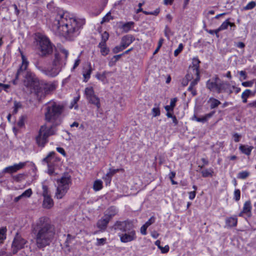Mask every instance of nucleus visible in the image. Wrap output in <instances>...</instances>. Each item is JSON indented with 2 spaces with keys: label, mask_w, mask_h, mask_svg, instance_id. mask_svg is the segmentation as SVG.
Segmentation results:
<instances>
[{
  "label": "nucleus",
  "mask_w": 256,
  "mask_h": 256,
  "mask_svg": "<svg viewBox=\"0 0 256 256\" xmlns=\"http://www.w3.org/2000/svg\"><path fill=\"white\" fill-rule=\"evenodd\" d=\"M116 208L114 206H111L108 209L107 213L105 214V215L111 220L112 218L116 214Z\"/></svg>",
  "instance_id": "31"
},
{
  "label": "nucleus",
  "mask_w": 256,
  "mask_h": 256,
  "mask_svg": "<svg viewBox=\"0 0 256 256\" xmlns=\"http://www.w3.org/2000/svg\"><path fill=\"white\" fill-rule=\"evenodd\" d=\"M42 196L44 197H46L50 196L48 194V188L46 186H42Z\"/></svg>",
  "instance_id": "55"
},
{
  "label": "nucleus",
  "mask_w": 256,
  "mask_h": 256,
  "mask_svg": "<svg viewBox=\"0 0 256 256\" xmlns=\"http://www.w3.org/2000/svg\"><path fill=\"white\" fill-rule=\"evenodd\" d=\"M238 223V218L236 216L227 218L226 219V226L228 227L236 226Z\"/></svg>",
  "instance_id": "22"
},
{
  "label": "nucleus",
  "mask_w": 256,
  "mask_h": 256,
  "mask_svg": "<svg viewBox=\"0 0 256 256\" xmlns=\"http://www.w3.org/2000/svg\"><path fill=\"white\" fill-rule=\"evenodd\" d=\"M159 104H154L156 107L154 108L152 110V114L153 117H156L159 116L160 114V110L159 108Z\"/></svg>",
  "instance_id": "35"
},
{
  "label": "nucleus",
  "mask_w": 256,
  "mask_h": 256,
  "mask_svg": "<svg viewBox=\"0 0 256 256\" xmlns=\"http://www.w3.org/2000/svg\"><path fill=\"white\" fill-rule=\"evenodd\" d=\"M233 137L234 138V141L236 142H238L240 141L241 136L238 133H235L233 134Z\"/></svg>",
  "instance_id": "59"
},
{
  "label": "nucleus",
  "mask_w": 256,
  "mask_h": 256,
  "mask_svg": "<svg viewBox=\"0 0 256 256\" xmlns=\"http://www.w3.org/2000/svg\"><path fill=\"white\" fill-rule=\"evenodd\" d=\"M21 54V56H22V63L20 67V68L18 69L16 74V78H18V77L20 75L23 74V73L26 70L28 66L29 62L27 59V58L24 56V54L22 53V52H20Z\"/></svg>",
  "instance_id": "13"
},
{
  "label": "nucleus",
  "mask_w": 256,
  "mask_h": 256,
  "mask_svg": "<svg viewBox=\"0 0 256 256\" xmlns=\"http://www.w3.org/2000/svg\"><path fill=\"white\" fill-rule=\"evenodd\" d=\"M184 46L182 44H180L178 45V48L174 52V56H176L178 54L182 51Z\"/></svg>",
  "instance_id": "51"
},
{
  "label": "nucleus",
  "mask_w": 256,
  "mask_h": 256,
  "mask_svg": "<svg viewBox=\"0 0 256 256\" xmlns=\"http://www.w3.org/2000/svg\"><path fill=\"white\" fill-rule=\"evenodd\" d=\"M26 243V240L17 234L12 244V253L15 254L18 250L24 248Z\"/></svg>",
  "instance_id": "12"
},
{
  "label": "nucleus",
  "mask_w": 256,
  "mask_h": 256,
  "mask_svg": "<svg viewBox=\"0 0 256 256\" xmlns=\"http://www.w3.org/2000/svg\"><path fill=\"white\" fill-rule=\"evenodd\" d=\"M106 241V238H96V245L97 246H100L104 245Z\"/></svg>",
  "instance_id": "49"
},
{
  "label": "nucleus",
  "mask_w": 256,
  "mask_h": 256,
  "mask_svg": "<svg viewBox=\"0 0 256 256\" xmlns=\"http://www.w3.org/2000/svg\"><path fill=\"white\" fill-rule=\"evenodd\" d=\"M34 64L35 66L36 67V68L39 70L41 72H43L44 70V69L45 68V67H44V66H42L40 62L38 61V60H37L34 63Z\"/></svg>",
  "instance_id": "42"
},
{
  "label": "nucleus",
  "mask_w": 256,
  "mask_h": 256,
  "mask_svg": "<svg viewBox=\"0 0 256 256\" xmlns=\"http://www.w3.org/2000/svg\"><path fill=\"white\" fill-rule=\"evenodd\" d=\"M64 106L57 102H48L46 104L45 119L47 122H51L53 127L60 124V116L62 112Z\"/></svg>",
  "instance_id": "4"
},
{
  "label": "nucleus",
  "mask_w": 256,
  "mask_h": 256,
  "mask_svg": "<svg viewBox=\"0 0 256 256\" xmlns=\"http://www.w3.org/2000/svg\"><path fill=\"white\" fill-rule=\"evenodd\" d=\"M24 77L23 84L26 90L36 96L40 84L38 78L30 71L26 72Z\"/></svg>",
  "instance_id": "5"
},
{
  "label": "nucleus",
  "mask_w": 256,
  "mask_h": 256,
  "mask_svg": "<svg viewBox=\"0 0 256 256\" xmlns=\"http://www.w3.org/2000/svg\"><path fill=\"white\" fill-rule=\"evenodd\" d=\"M125 48H126L120 43V45L116 46L113 48L112 52L114 54H117L120 52L122 51Z\"/></svg>",
  "instance_id": "39"
},
{
  "label": "nucleus",
  "mask_w": 256,
  "mask_h": 256,
  "mask_svg": "<svg viewBox=\"0 0 256 256\" xmlns=\"http://www.w3.org/2000/svg\"><path fill=\"white\" fill-rule=\"evenodd\" d=\"M253 148L254 147L252 146H248L243 144H240L239 147V149L240 152L247 156H250V154Z\"/></svg>",
  "instance_id": "25"
},
{
  "label": "nucleus",
  "mask_w": 256,
  "mask_h": 256,
  "mask_svg": "<svg viewBox=\"0 0 256 256\" xmlns=\"http://www.w3.org/2000/svg\"><path fill=\"white\" fill-rule=\"evenodd\" d=\"M135 40L134 37L132 34H127L122 38L120 43L126 48H128Z\"/></svg>",
  "instance_id": "15"
},
{
  "label": "nucleus",
  "mask_w": 256,
  "mask_h": 256,
  "mask_svg": "<svg viewBox=\"0 0 256 256\" xmlns=\"http://www.w3.org/2000/svg\"><path fill=\"white\" fill-rule=\"evenodd\" d=\"M159 248L160 249L162 253H166L169 250V246H166L164 247L159 246Z\"/></svg>",
  "instance_id": "63"
},
{
  "label": "nucleus",
  "mask_w": 256,
  "mask_h": 256,
  "mask_svg": "<svg viewBox=\"0 0 256 256\" xmlns=\"http://www.w3.org/2000/svg\"><path fill=\"white\" fill-rule=\"evenodd\" d=\"M254 92L248 89L246 90L242 94V98H248L251 94L253 95Z\"/></svg>",
  "instance_id": "44"
},
{
  "label": "nucleus",
  "mask_w": 256,
  "mask_h": 256,
  "mask_svg": "<svg viewBox=\"0 0 256 256\" xmlns=\"http://www.w3.org/2000/svg\"><path fill=\"white\" fill-rule=\"evenodd\" d=\"M54 152H50L48 154L46 157L43 159V162H46L48 164V172L50 175H52L54 172V168L51 165V164L50 162V159L54 155Z\"/></svg>",
  "instance_id": "16"
},
{
  "label": "nucleus",
  "mask_w": 256,
  "mask_h": 256,
  "mask_svg": "<svg viewBox=\"0 0 256 256\" xmlns=\"http://www.w3.org/2000/svg\"><path fill=\"white\" fill-rule=\"evenodd\" d=\"M229 86V83L224 81H220L218 82L216 92L218 94L224 92Z\"/></svg>",
  "instance_id": "19"
},
{
  "label": "nucleus",
  "mask_w": 256,
  "mask_h": 256,
  "mask_svg": "<svg viewBox=\"0 0 256 256\" xmlns=\"http://www.w3.org/2000/svg\"><path fill=\"white\" fill-rule=\"evenodd\" d=\"M112 228L116 231H120V233L127 232L134 228L132 222L128 220L116 221Z\"/></svg>",
  "instance_id": "10"
},
{
  "label": "nucleus",
  "mask_w": 256,
  "mask_h": 256,
  "mask_svg": "<svg viewBox=\"0 0 256 256\" xmlns=\"http://www.w3.org/2000/svg\"><path fill=\"white\" fill-rule=\"evenodd\" d=\"M247 107L250 108H256V100L249 102L247 104Z\"/></svg>",
  "instance_id": "64"
},
{
  "label": "nucleus",
  "mask_w": 256,
  "mask_h": 256,
  "mask_svg": "<svg viewBox=\"0 0 256 256\" xmlns=\"http://www.w3.org/2000/svg\"><path fill=\"white\" fill-rule=\"evenodd\" d=\"M218 82L208 80L206 82V87L210 91L216 90V92Z\"/></svg>",
  "instance_id": "26"
},
{
  "label": "nucleus",
  "mask_w": 256,
  "mask_h": 256,
  "mask_svg": "<svg viewBox=\"0 0 256 256\" xmlns=\"http://www.w3.org/2000/svg\"><path fill=\"white\" fill-rule=\"evenodd\" d=\"M188 91L191 92V93L193 96H195L197 94L196 90L194 87L190 86V85L188 86Z\"/></svg>",
  "instance_id": "58"
},
{
  "label": "nucleus",
  "mask_w": 256,
  "mask_h": 256,
  "mask_svg": "<svg viewBox=\"0 0 256 256\" xmlns=\"http://www.w3.org/2000/svg\"><path fill=\"white\" fill-rule=\"evenodd\" d=\"M38 90L37 91L36 97L38 100L45 98V96L54 91L56 87L54 84L52 82H41Z\"/></svg>",
  "instance_id": "9"
},
{
  "label": "nucleus",
  "mask_w": 256,
  "mask_h": 256,
  "mask_svg": "<svg viewBox=\"0 0 256 256\" xmlns=\"http://www.w3.org/2000/svg\"><path fill=\"white\" fill-rule=\"evenodd\" d=\"M252 206L250 200L246 201L244 204L242 208V212H245V214L248 217L252 215Z\"/></svg>",
  "instance_id": "20"
},
{
  "label": "nucleus",
  "mask_w": 256,
  "mask_h": 256,
  "mask_svg": "<svg viewBox=\"0 0 256 256\" xmlns=\"http://www.w3.org/2000/svg\"><path fill=\"white\" fill-rule=\"evenodd\" d=\"M110 15L109 14H108L102 18L101 23L102 24L108 22L110 20Z\"/></svg>",
  "instance_id": "62"
},
{
  "label": "nucleus",
  "mask_w": 256,
  "mask_h": 256,
  "mask_svg": "<svg viewBox=\"0 0 256 256\" xmlns=\"http://www.w3.org/2000/svg\"><path fill=\"white\" fill-rule=\"evenodd\" d=\"M12 6L14 8V14H15L17 16H18L20 14V10L18 9V6L16 4H13L12 5Z\"/></svg>",
  "instance_id": "61"
},
{
  "label": "nucleus",
  "mask_w": 256,
  "mask_h": 256,
  "mask_svg": "<svg viewBox=\"0 0 256 256\" xmlns=\"http://www.w3.org/2000/svg\"><path fill=\"white\" fill-rule=\"evenodd\" d=\"M26 164V162H20L18 164H14L13 166H9L3 170V172L14 173L18 170L22 168Z\"/></svg>",
  "instance_id": "14"
},
{
  "label": "nucleus",
  "mask_w": 256,
  "mask_h": 256,
  "mask_svg": "<svg viewBox=\"0 0 256 256\" xmlns=\"http://www.w3.org/2000/svg\"><path fill=\"white\" fill-rule=\"evenodd\" d=\"M92 71V69L90 64L83 68L82 75L84 78V82H87L88 81L90 78Z\"/></svg>",
  "instance_id": "18"
},
{
  "label": "nucleus",
  "mask_w": 256,
  "mask_h": 256,
  "mask_svg": "<svg viewBox=\"0 0 256 256\" xmlns=\"http://www.w3.org/2000/svg\"><path fill=\"white\" fill-rule=\"evenodd\" d=\"M256 6V2L252 1L248 2L247 5L244 8V10H252Z\"/></svg>",
  "instance_id": "50"
},
{
  "label": "nucleus",
  "mask_w": 256,
  "mask_h": 256,
  "mask_svg": "<svg viewBox=\"0 0 256 256\" xmlns=\"http://www.w3.org/2000/svg\"><path fill=\"white\" fill-rule=\"evenodd\" d=\"M7 229L6 227L0 228V244H2L6 238Z\"/></svg>",
  "instance_id": "32"
},
{
  "label": "nucleus",
  "mask_w": 256,
  "mask_h": 256,
  "mask_svg": "<svg viewBox=\"0 0 256 256\" xmlns=\"http://www.w3.org/2000/svg\"><path fill=\"white\" fill-rule=\"evenodd\" d=\"M250 175V172L248 171H242L238 174V178L240 179H245Z\"/></svg>",
  "instance_id": "40"
},
{
  "label": "nucleus",
  "mask_w": 256,
  "mask_h": 256,
  "mask_svg": "<svg viewBox=\"0 0 256 256\" xmlns=\"http://www.w3.org/2000/svg\"><path fill=\"white\" fill-rule=\"evenodd\" d=\"M32 190L31 188H28L25 190L23 193L21 194L22 198H30L32 194Z\"/></svg>",
  "instance_id": "45"
},
{
  "label": "nucleus",
  "mask_w": 256,
  "mask_h": 256,
  "mask_svg": "<svg viewBox=\"0 0 256 256\" xmlns=\"http://www.w3.org/2000/svg\"><path fill=\"white\" fill-rule=\"evenodd\" d=\"M118 236L121 242L124 243L134 240L136 238V232L134 228L127 232L118 233Z\"/></svg>",
  "instance_id": "11"
},
{
  "label": "nucleus",
  "mask_w": 256,
  "mask_h": 256,
  "mask_svg": "<svg viewBox=\"0 0 256 256\" xmlns=\"http://www.w3.org/2000/svg\"><path fill=\"white\" fill-rule=\"evenodd\" d=\"M240 198V190H236L234 192V198L236 201H238Z\"/></svg>",
  "instance_id": "52"
},
{
  "label": "nucleus",
  "mask_w": 256,
  "mask_h": 256,
  "mask_svg": "<svg viewBox=\"0 0 256 256\" xmlns=\"http://www.w3.org/2000/svg\"><path fill=\"white\" fill-rule=\"evenodd\" d=\"M148 228V226H147L144 224L140 228V233L142 235L145 236V235L146 234H147V232H146V229H147Z\"/></svg>",
  "instance_id": "57"
},
{
  "label": "nucleus",
  "mask_w": 256,
  "mask_h": 256,
  "mask_svg": "<svg viewBox=\"0 0 256 256\" xmlns=\"http://www.w3.org/2000/svg\"><path fill=\"white\" fill-rule=\"evenodd\" d=\"M155 220V217L152 216L144 224L148 227L149 226H150L151 224L154 222Z\"/></svg>",
  "instance_id": "54"
},
{
  "label": "nucleus",
  "mask_w": 256,
  "mask_h": 256,
  "mask_svg": "<svg viewBox=\"0 0 256 256\" xmlns=\"http://www.w3.org/2000/svg\"><path fill=\"white\" fill-rule=\"evenodd\" d=\"M56 129L53 126H48L46 124L42 126L38 134L36 136V141L38 146L44 148L48 142L49 136L56 134Z\"/></svg>",
  "instance_id": "6"
},
{
  "label": "nucleus",
  "mask_w": 256,
  "mask_h": 256,
  "mask_svg": "<svg viewBox=\"0 0 256 256\" xmlns=\"http://www.w3.org/2000/svg\"><path fill=\"white\" fill-rule=\"evenodd\" d=\"M109 38V34L108 32H104L102 34V40L100 43L106 44V41Z\"/></svg>",
  "instance_id": "41"
},
{
  "label": "nucleus",
  "mask_w": 256,
  "mask_h": 256,
  "mask_svg": "<svg viewBox=\"0 0 256 256\" xmlns=\"http://www.w3.org/2000/svg\"><path fill=\"white\" fill-rule=\"evenodd\" d=\"M228 26H235V25L234 23L230 22L228 21V20H227L226 21H224V22H222V24L220 25V28L222 30H226L228 28Z\"/></svg>",
  "instance_id": "37"
},
{
  "label": "nucleus",
  "mask_w": 256,
  "mask_h": 256,
  "mask_svg": "<svg viewBox=\"0 0 256 256\" xmlns=\"http://www.w3.org/2000/svg\"><path fill=\"white\" fill-rule=\"evenodd\" d=\"M84 95L86 96L87 100H88L91 98L94 97L96 94L92 86L86 88L84 90Z\"/></svg>",
  "instance_id": "27"
},
{
  "label": "nucleus",
  "mask_w": 256,
  "mask_h": 256,
  "mask_svg": "<svg viewBox=\"0 0 256 256\" xmlns=\"http://www.w3.org/2000/svg\"><path fill=\"white\" fill-rule=\"evenodd\" d=\"M36 37L39 42L40 55L41 56H44L51 54L52 52V46L48 38L39 33L36 34Z\"/></svg>",
  "instance_id": "8"
},
{
  "label": "nucleus",
  "mask_w": 256,
  "mask_h": 256,
  "mask_svg": "<svg viewBox=\"0 0 256 256\" xmlns=\"http://www.w3.org/2000/svg\"><path fill=\"white\" fill-rule=\"evenodd\" d=\"M84 24V19L76 18L68 12H64L56 16L52 29L66 40H73L79 35Z\"/></svg>",
  "instance_id": "1"
},
{
  "label": "nucleus",
  "mask_w": 256,
  "mask_h": 256,
  "mask_svg": "<svg viewBox=\"0 0 256 256\" xmlns=\"http://www.w3.org/2000/svg\"><path fill=\"white\" fill-rule=\"evenodd\" d=\"M88 102L96 106L98 109H99L100 108V100L98 96L96 95L94 96V97L91 98L90 99L88 100Z\"/></svg>",
  "instance_id": "28"
},
{
  "label": "nucleus",
  "mask_w": 256,
  "mask_h": 256,
  "mask_svg": "<svg viewBox=\"0 0 256 256\" xmlns=\"http://www.w3.org/2000/svg\"><path fill=\"white\" fill-rule=\"evenodd\" d=\"M118 171V169L114 170V169H110L109 172L106 174V176H110L112 178V176L114 174L117 172Z\"/></svg>",
  "instance_id": "56"
},
{
  "label": "nucleus",
  "mask_w": 256,
  "mask_h": 256,
  "mask_svg": "<svg viewBox=\"0 0 256 256\" xmlns=\"http://www.w3.org/2000/svg\"><path fill=\"white\" fill-rule=\"evenodd\" d=\"M164 36L167 38L168 39H170V36L172 34L170 29L168 26H166L164 30Z\"/></svg>",
  "instance_id": "47"
},
{
  "label": "nucleus",
  "mask_w": 256,
  "mask_h": 256,
  "mask_svg": "<svg viewBox=\"0 0 256 256\" xmlns=\"http://www.w3.org/2000/svg\"><path fill=\"white\" fill-rule=\"evenodd\" d=\"M58 186L55 197L58 199L62 198L67 193L72 184L71 176L68 174H64L57 180Z\"/></svg>",
  "instance_id": "7"
},
{
  "label": "nucleus",
  "mask_w": 256,
  "mask_h": 256,
  "mask_svg": "<svg viewBox=\"0 0 256 256\" xmlns=\"http://www.w3.org/2000/svg\"><path fill=\"white\" fill-rule=\"evenodd\" d=\"M200 63V61L198 58H194L192 59V69L193 72L196 74H199Z\"/></svg>",
  "instance_id": "24"
},
{
  "label": "nucleus",
  "mask_w": 256,
  "mask_h": 256,
  "mask_svg": "<svg viewBox=\"0 0 256 256\" xmlns=\"http://www.w3.org/2000/svg\"><path fill=\"white\" fill-rule=\"evenodd\" d=\"M98 47L100 48L101 54L104 56H106L110 52V50L106 46V44L99 43Z\"/></svg>",
  "instance_id": "30"
},
{
  "label": "nucleus",
  "mask_w": 256,
  "mask_h": 256,
  "mask_svg": "<svg viewBox=\"0 0 256 256\" xmlns=\"http://www.w3.org/2000/svg\"><path fill=\"white\" fill-rule=\"evenodd\" d=\"M102 188V182L100 180H96L94 182L93 188L94 190L98 191Z\"/></svg>",
  "instance_id": "36"
},
{
  "label": "nucleus",
  "mask_w": 256,
  "mask_h": 256,
  "mask_svg": "<svg viewBox=\"0 0 256 256\" xmlns=\"http://www.w3.org/2000/svg\"><path fill=\"white\" fill-rule=\"evenodd\" d=\"M208 102L210 103V107L212 109L218 107L220 104V101L213 98H210L208 100Z\"/></svg>",
  "instance_id": "33"
},
{
  "label": "nucleus",
  "mask_w": 256,
  "mask_h": 256,
  "mask_svg": "<svg viewBox=\"0 0 256 256\" xmlns=\"http://www.w3.org/2000/svg\"><path fill=\"white\" fill-rule=\"evenodd\" d=\"M68 55V52L65 49H62L60 53H55L52 66L45 68L42 74L48 78L56 76L66 65Z\"/></svg>",
  "instance_id": "3"
},
{
  "label": "nucleus",
  "mask_w": 256,
  "mask_h": 256,
  "mask_svg": "<svg viewBox=\"0 0 256 256\" xmlns=\"http://www.w3.org/2000/svg\"><path fill=\"white\" fill-rule=\"evenodd\" d=\"M108 74V72L106 71L104 72L102 74L98 73L96 74V76L98 80H101L102 82H104L106 80V74Z\"/></svg>",
  "instance_id": "38"
},
{
  "label": "nucleus",
  "mask_w": 256,
  "mask_h": 256,
  "mask_svg": "<svg viewBox=\"0 0 256 256\" xmlns=\"http://www.w3.org/2000/svg\"><path fill=\"white\" fill-rule=\"evenodd\" d=\"M214 112H212L206 114L204 116H202V118H198L196 115H194L192 118V120H195L198 122H205L208 120V118H211L214 115Z\"/></svg>",
  "instance_id": "21"
},
{
  "label": "nucleus",
  "mask_w": 256,
  "mask_h": 256,
  "mask_svg": "<svg viewBox=\"0 0 256 256\" xmlns=\"http://www.w3.org/2000/svg\"><path fill=\"white\" fill-rule=\"evenodd\" d=\"M110 220L104 214L97 222L98 228L101 230H105Z\"/></svg>",
  "instance_id": "17"
},
{
  "label": "nucleus",
  "mask_w": 256,
  "mask_h": 256,
  "mask_svg": "<svg viewBox=\"0 0 256 256\" xmlns=\"http://www.w3.org/2000/svg\"><path fill=\"white\" fill-rule=\"evenodd\" d=\"M256 79L252 80L242 82V84L244 87H252L254 83H255Z\"/></svg>",
  "instance_id": "46"
},
{
  "label": "nucleus",
  "mask_w": 256,
  "mask_h": 256,
  "mask_svg": "<svg viewBox=\"0 0 256 256\" xmlns=\"http://www.w3.org/2000/svg\"><path fill=\"white\" fill-rule=\"evenodd\" d=\"M134 24V23L133 22H127L122 26L121 28L123 32H128L132 29Z\"/></svg>",
  "instance_id": "29"
},
{
  "label": "nucleus",
  "mask_w": 256,
  "mask_h": 256,
  "mask_svg": "<svg viewBox=\"0 0 256 256\" xmlns=\"http://www.w3.org/2000/svg\"><path fill=\"white\" fill-rule=\"evenodd\" d=\"M178 101V98H172L170 100V106L172 108H174L176 106V102Z\"/></svg>",
  "instance_id": "60"
},
{
  "label": "nucleus",
  "mask_w": 256,
  "mask_h": 256,
  "mask_svg": "<svg viewBox=\"0 0 256 256\" xmlns=\"http://www.w3.org/2000/svg\"><path fill=\"white\" fill-rule=\"evenodd\" d=\"M32 232L34 235L36 247L42 250L50 245L56 234L54 226L46 216L40 217L32 224Z\"/></svg>",
  "instance_id": "2"
},
{
  "label": "nucleus",
  "mask_w": 256,
  "mask_h": 256,
  "mask_svg": "<svg viewBox=\"0 0 256 256\" xmlns=\"http://www.w3.org/2000/svg\"><path fill=\"white\" fill-rule=\"evenodd\" d=\"M214 171L212 168L205 169L201 172L202 176L204 178L212 176Z\"/></svg>",
  "instance_id": "34"
},
{
  "label": "nucleus",
  "mask_w": 256,
  "mask_h": 256,
  "mask_svg": "<svg viewBox=\"0 0 256 256\" xmlns=\"http://www.w3.org/2000/svg\"><path fill=\"white\" fill-rule=\"evenodd\" d=\"M22 104L20 102H18L15 101L14 102V113L16 114L17 113L18 110L22 108Z\"/></svg>",
  "instance_id": "48"
},
{
  "label": "nucleus",
  "mask_w": 256,
  "mask_h": 256,
  "mask_svg": "<svg viewBox=\"0 0 256 256\" xmlns=\"http://www.w3.org/2000/svg\"><path fill=\"white\" fill-rule=\"evenodd\" d=\"M196 75V78L190 84V86L194 88L198 84V82L200 80V74Z\"/></svg>",
  "instance_id": "53"
},
{
  "label": "nucleus",
  "mask_w": 256,
  "mask_h": 256,
  "mask_svg": "<svg viewBox=\"0 0 256 256\" xmlns=\"http://www.w3.org/2000/svg\"><path fill=\"white\" fill-rule=\"evenodd\" d=\"M25 118H26V116H22L20 118L17 122V126L19 128H22L24 126Z\"/></svg>",
  "instance_id": "43"
},
{
  "label": "nucleus",
  "mask_w": 256,
  "mask_h": 256,
  "mask_svg": "<svg viewBox=\"0 0 256 256\" xmlns=\"http://www.w3.org/2000/svg\"><path fill=\"white\" fill-rule=\"evenodd\" d=\"M42 206L44 208L50 209L54 206V202L50 196L44 197V200Z\"/></svg>",
  "instance_id": "23"
}]
</instances>
